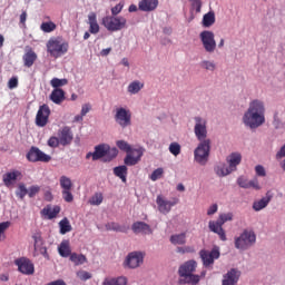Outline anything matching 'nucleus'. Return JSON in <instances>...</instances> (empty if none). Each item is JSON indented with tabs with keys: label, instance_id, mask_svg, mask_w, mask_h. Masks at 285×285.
Listing matches in <instances>:
<instances>
[{
	"label": "nucleus",
	"instance_id": "obj_25",
	"mask_svg": "<svg viewBox=\"0 0 285 285\" xmlns=\"http://www.w3.org/2000/svg\"><path fill=\"white\" fill-rule=\"evenodd\" d=\"M89 32L91 35H99V22H97V13L90 12L88 14Z\"/></svg>",
	"mask_w": 285,
	"mask_h": 285
},
{
	"label": "nucleus",
	"instance_id": "obj_13",
	"mask_svg": "<svg viewBox=\"0 0 285 285\" xmlns=\"http://www.w3.org/2000/svg\"><path fill=\"white\" fill-rule=\"evenodd\" d=\"M50 119V107L48 105H41L36 115V126L38 128H46Z\"/></svg>",
	"mask_w": 285,
	"mask_h": 285
},
{
	"label": "nucleus",
	"instance_id": "obj_18",
	"mask_svg": "<svg viewBox=\"0 0 285 285\" xmlns=\"http://www.w3.org/2000/svg\"><path fill=\"white\" fill-rule=\"evenodd\" d=\"M126 264L129 268H139L144 264V254L139 252L130 253L126 258Z\"/></svg>",
	"mask_w": 285,
	"mask_h": 285
},
{
	"label": "nucleus",
	"instance_id": "obj_21",
	"mask_svg": "<svg viewBox=\"0 0 285 285\" xmlns=\"http://www.w3.org/2000/svg\"><path fill=\"white\" fill-rule=\"evenodd\" d=\"M108 153V145H98L95 148L94 153L87 154V159H90L92 157L94 161H97V159L106 158V155Z\"/></svg>",
	"mask_w": 285,
	"mask_h": 285
},
{
	"label": "nucleus",
	"instance_id": "obj_10",
	"mask_svg": "<svg viewBox=\"0 0 285 285\" xmlns=\"http://www.w3.org/2000/svg\"><path fill=\"white\" fill-rule=\"evenodd\" d=\"M27 159L32 164H37V161H41L42 164H48L49 161L52 160V157L43 153L38 147H31L27 154Z\"/></svg>",
	"mask_w": 285,
	"mask_h": 285
},
{
	"label": "nucleus",
	"instance_id": "obj_38",
	"mask_svg": "<svg viewBox=\"0 0 285 285\" xmlns=\"http://www.w3.org/2000/svg\"><path fill=\"white\" fill-rule=\"evenodd\" d=\"M40 30L46 33L55 32V30H57V24L52 21L42 22L40 24Z\"/></svg>",
	"mask_w": 285,
	"mask_h": 285
},
{
	"label": "nucleus",
	"instance_id": "obj_53",
	"mask_svg": "<svg viewBox=\"0 0 285 285\" xmlns=\"http://www.w3.org/2000/svg\"><path fill=\"white\" fill-rule=\"evenodd\" d=\"M161 175H164V168H157L150 175L151 181H157V179H160Z\"/></svg>",
	"mask_w": 285,
	"mask_h": 285
},
{
	"label": "nucleus",
	"instance_id": "obj_3",
	"mask_svg": "<svg viewBox=\"0 0 285 285\" xmlns=\"http://www.w3.org/2000/svg\"><path fill=\"white\" fill-rule=\"evenodd\" d=\"M116 146H118L119 150L127 153V156L125 157L126 166H137V164L141 161V157H144V150H141V148L132 149L130 144L126 140H118Z\"/></svg>",
	"mask_w": 285,
	"mask_h": 285
},
{
	"label": "nucleus",
	"instance_id": "obj_22",
	"mask_svg": "<svg viewBox=\"0 0 285 285\" xmlns=\"http://www.w3.org/2000/svg\"><path fill=\"white\" fill-rule=\"evenodd\" d=\"M61 213V207L59 205L51 206L47 205L42 210L41 215L46 217L47 219H55L57 218V215Z\"/></svg>",
	"mask_w": 285,
	"mask_h": 285
},
{
	"label": "nucleus",
	"instance_id": "obj_46",
	"mask_svg": "<svg viewBox=\"0 0 285 285\" xmlns=\"http://www.w3.org/2000/svg\"><path fill=\"white\" fill-rule=\"evenodd\" d=\"M106 228L107 230H115L116 233H126V227H122L118 223H108Z\"/></svg>",
	"mask_w": 285,
	"mask_h": 285
},
{
	"label": "nucleus",
	"instance_id": "obj_4",
	"mask_svg": "<svg viewBox=\"0 0 285 285\" xmlns=\"http://www.w3.org/2000/svg\"><path fill=\"white\" fill-rule=\"evenodd\" d=\"M68 48H70V46L68 42L61 40V38H50L47 41V52L50 55V57H53V59L63 57V55L68 52Z\"/></svg>",
	"mask_w": 285,
	"mask_h": 285
},
{
	"label": "nucleus",
	"instance_id": "obj_54",
	"mask_svg": "<svg viewBox=\"0 0 285 285\" xmlns=\"http://www.w3.org/2000/svg\"><path fill=\"white\" fill-rule=\"evenodd\" d=\"M77 277H79V279H81L82 282H86L88 279H92V274L86 271H80L77 273Z\"/></svg>",
	"mask_w": 285,
	"mask_h": 285
},
{
	"label": "nucleus",
	"instance_id": "obj_15",
	"mask_svg": "<svg viewBox=\"0 0 285 285\" xmlns=\"http://www.w3.org/2000/svg\"><path fill=\"white\" fill-rule=\"evenodd\" d=\"M199 255H200L203 265L205 266V268H208V266H213V264H215V259H219V249H215V248L212 250L202 249L199 252Z\"/></svg>",
	"mask_w": 285,
	"mask_h": 285
},
{
	"label": "nucleus",
	"instance_id": "obj_36",
	"mask_svg": "<svg viewBox=\"0 0 285 285\" xmlns=\"http://www.w3.org/2000/svg\"><path fill=\"white\" fill-rule=\"evenodd\" d=\"M70 262H73L76 266H81V264H86L87 258L83 254L72 253L70 255Z\"/></svg>",
	"mask_w": 285,
	"mask_h": 285
},
{
	"label": "nucleus",
	"instance_id": "obj_24",
	"mask_svg": "<svg viewBox=\"0 0 285 285\" xmlns=\"http://www.w3.org/2000/svg\"><path fill=\"white\" fill-rule=\"evenodd\" d=\"M49 99L57 106H60V104L66 101V91H63V89H53L49 96Z\"/></svg>",
	"mask_w": 285,
	"mask_h": 285
},
{
	"label": "nucleus",
	"instance_id": "obj_59",
	"mask_svg": "<svg viewBox=\"0 0 285 285\" xmlns=\"http://www.w3.org/2000/svg\"><path fill=\"white\" fill-rule=\"evenodd\" d=\"M9 228H10V222L0 223V242H1L2 235H4L6 230H8Z\"/></svg>",
	"mask_w": 285,
	"mask_h": 285
},
{
	"label": "nucleus",
	"instance_id": "obj_12",
	"mask_svg": "<svg viewBox=\"0 0 285 285\" xmlns=\"http://www.w3.org/2000/svg\"><path fill=\"white\" fill-rule=\"evenodd\" d=\"M132 114H130V110L120 107L116 110L115 120L121 128H128V126H131L132 121Z\"/></svg>",
	"mask_w": 285,
	"mask_h": 285
},
{
	"label": "nucleus",
	"instance_id": "obj_17",
	"mask_svg": "<svg viewBox=\"0 0 285 285\" xmlns=\"http://www.w3.org/2000/svg\"><path fill=\"white\" fill-rule=\"evenodd\" d=\"M58 139L60 141V146H70L72 144V139H75V135L72 134V129L66 126L58 131Z\"/></svg>",
	"mask_w": 285,
	"mask_h": 285
},
{
	"label": "nucleus",
	"instance_id": "obj_51",
	"mask_svg": "<svg viewBox=\"0 0 285 285\" xmlns=\"http://www.w3.org/2000/svg\"><path fill=\"white\" fill-rule=\"evenodd\" d=\"M47 145L49 146V148H59V146L61 145V141L57 136H51L48 139Z\"/></svg>",
	"mask_w": 285,
	"mask_h": 285
},
{
	"label": "nucleus",
	"instance_id": "obj_62",
	"mask_svg": "<svg viewBox=\"0 0 285 285\" xmlns=\"http://www.w3.org/2000/svg\"><path fill=\"white\" fill-rule=\"evenodd\" d=\"M32 239L35 242V246H39L43 244V238H41V234L37 233L32 235Z\"/></svg>",
	"mask_w": 285,
	"mask_h": 285
},
{
	"label": "nucleus",
	"instance_id": "obj_63",
	"mask_svg": "<svg viewBox=\"0 0 285 285\" xmlns=\"http://www.w3.org/2000/svg\"><path fill=\"white\" fill-rule=\"evenodd\" d=\"M285 157V144L281 147L279 151L276 154V159H284Z\"/></svg>",
	"mask_w": 285,
	"mask_h": 285
},
{
	"label": "nucleus",
	"instance_id": "obj_48",
	"mask_svg": "<svg viewBox=\"0 0 285 285\" xmlns=\"http://www.w3.org/2000/svg\"><path fill=\"white\" fill-rule=\"evenodd\" d=\"M216 222L223 226L226 224V222H233V213L220 214Z\"/></svg>",
	"mask_w": 285,
	"mask_h": 285
},
{
	"label": "nucleus",
	"instance_id": "obj_29",
	"mask_svg": "<svg viewBox=\"0 0 285 285\" xmlns=\"http://www.w3.org/2000/svg\"><path fill=\"white\" fill-rule=\"evenodd\" d=\"M58 253L61 257H70V253H72L70 249V240H62L58 247Z\"/></svg>",
	"mask_w": 285,
	"mask_h": 285
},
{
	"label": "nucleus",
	"instance_id": "obj_64",
	"mask_svg": "<svg viewBox=\"0 0 285 285\" xmlns=\"http://www.w3.org/2000/svg\"><path fill=\"white\" fill-rule=\"evenodd\" d=\"M217 209H218V206H217V204H214V205H212L209 208H208V210H207V215H215V213H217Z\"/></svg>",
	"mask_w": 285,
	"mask_h": 285
},
{
	"label": "nucleus",
	"instance_id": "obj_8",
	"mask_svg": "<svg viewBox=\"0 0 285 285\" xmlns=\"http://www.w3.org/2000/svg\"><path fill=\"white\" fill-rule=\"evenodd\" d=\"M195 126H194V132L198 141H210L208 137V129L206 127V119L202 117H195Z\"/></svg>",
	"mask_w": 285,
	"mask_h": 285
},
{
	"label": "nucleus",
	"instance_id": "obj_7",
	"mask_svg": "<svg viewBox=\"0 0 285 285\" xmlns=\"http://www.w3.org/2000/svg\"><path fill=\"white\" fill-rule=\"evenodd\" d=\"M208 157H210V140H204L195 149L194 159L200 166H206L208 164Z\"/></svg>",
	"mask_w": 285,
	"mask_h": 285
},
{
	"label": "nucleus",
	"instance_id": "obj_58",
	"mask_svg": "<svg viewBox=\"0 0 285 285\" xmlns=\"http://www.w3.org/2000/svg\"><path fill=\"white\" fill-rule=\"evenodd\" d=\"M248 188H254V190H262V186H259V180L257 178L249 180Z\"/></svg>",
	"mask_w": 285,
	"mask_h": 285
},
{
	"label": "nucleus",
	"instance_id": "obj_39",
	"mask_svg": "<svg viewBox=\"0 0 285 285\" xmlns=\"http://www.w3.org/2000/svg\"><path fill=\"white\" fill-rule=\"evenodd\" d=\"M60 188H62V190H72V180L68 176H61Z\"/></svg>",
	"mask_w": 285,
	"mask_h": 285
},
{
	"label": "nucleus",
	"instance_id": "obj_49",
	"mask_svg": "<svg viewBox=\"0 0 285 285\" xmlns=\"http://www.w3.org/2000/svg\"><path fill=\"white\" fill-rule=\"evenodd\" d=\"M62 198L65 199V202H67V204L75 202V196L72 195V189L62 190Z\"/></svg>",
	"mask_w": 285,
	"mask_h": 285
},
{
	"label": "nucleus",
	"instance_id": "obj_52",
	"mask_svg": "<svg viewBox=\"0 0 285 285\" xmlns=\"http://www.w3.org/2000/svg\"><path fill=\"white\" fill-rule=\"evenodd\" d=\"M124 1H120L118 4L111 8V17H118L120 14L121 10H124Z\"/></svg>",
	"mask_w": 285,
	"mask_h": 285
},
{
	"label": "nucleus",
	"instance_id": "obj_34",
	"mask_svg": "<svg viewBox=\"0 0 285 285\" xmlns=\"http://www.w3.org/2000/svg\"><path fill=\"white\" fill-rule=\"evenodd\" d=\"M59 228L60 235H66V233H70L72 230V225H70L68 217H65L59 222Z\"/></svg>",
	"mask_w": 285,
	"mask_h": 285
},
{
	"label": "nucleus",
	"instance_id": "obj_1",
	"mask_svg": "<svg viewBox=\"0 0 285 285\" xmlns=\"http://www.w3.org/2000/svg\"><path fill=\"white\" fill-rule=\"evenodd\" d=\"M265 115L266 107L264 106V101L257 99L253 100L249 102V107L243 116V124H245L247 128L255 130L266 124Z\"/></svg>",
	"mask_w": 285,
	"mask_h": 285
},
{
	"label": "nucleus",
	"instance_id": "obj_37",
	"mask_svg": "<svg viewBox=\"0 0 285 285\" xmlns=\"http://www.w3.org/2000/svg\"><path fill=\"white\" fill-rule=\"evenodd\" d=\"M35 248V257H37V255H42L45 257V259H50V255L48 254V248H46V246L42 245H33Z\"/></svg>",
	"mask_w": 285,
	"mask_h": 285
},
{
	"label": "nucleus",
	"instance_id": "obj_40",
	"mask_svg": "<svg viewBox=\"0 0 285 285\" xmlns=\"http://www.w3.org/2000/svg\"><path fill=\"white\" fill-rule=\"evenodd\" d=\"M90 206H101L104 204V194L96 193L91 198L89 199Z\"/></svg>",
	"mask_w": 285,
	"mask_h": 285
},
{
	"label": "nucleus",
	"instance_id": "obj_50",
	"mask_svg": "<svg viewBox=\"0 0 285 285\" xmlns=\"http://www.w3.org/2000/svg\"><path fill=\"white\" fill-rule=\"evenodd\" d=\"M200 67H203L204 70H209L210 72H214V70L217 68V66L215 65V62L208 61V60L202 61V62H200Z\"/></svg>",
	"mask_w": 285,
	"mask_h": 285
},
{
	"label": "nucleus",
	"instance_id": "obj_32",
	"mask_svg": "<svg viewBox=\"0 0 285 285\" xmlns=\"http://www.w3.org/2000/svg\"><path fill=\"white\" fill-rule=\"evenodd\" d=\"M169 240L175 246H184V244H186V233L171 235Z\"/></svg>",
	"mask_w": 285,
	"mask_h": 285
},
{
	"label": "nucleus",
	"instance_id": "obj_60",
	"mask_svg": "<svg viewBox=\"0 0 285 285\" xmlns=\"http://www.w3.org/2000/svg\"><path fill=\"white\" fill-rule=\"evenodd\" d=\"M237 184L240 188H248L249 180L246 179L244 176L238 177Z\"/></svg>",
	"mask_w": 285,
	"mask_h": 285
},
{
	"label": "nucleus",
	"instance_id": "obj_33",
	"mask_svg": "<svg viewBox=\"0 0 285 285\" xmlns=\"http://www.w3.org/2000/svg\"><path fill=\"white\" fill-rule=\"evenodd\" d=\"M203 28H210L215 23V12L209 11L203 17Z\"/></svg>",
	"mask_w": 285,
	"mask_h": 285
},
{
	"label": "nucleus",
	"instance_id": "obj_20",
	"mask_svg": "<svg viewBox=\"0 0 285 285\" xmlns=\"http://www.w3.org/2000/svg\"><path fill=\"white\" fill-rule=\"evenodd\" d=\"M131 230L139 235L141 233L142 235H153V229L150 228V225L144 223V222H136L131 226Z\"/></svg>",
	"mask_w": 285,
	"mask_h": 285
},
{
	"label": "nucleus",
	"instance_id": "obj_6",
	"mask_svg": "<svg viewBox=\"0 0 285 285\" xmlns=\"http://www.w3.org/2000/svg\"><path fill=\"white\" fill-rule=\"evenodd\" d=\"M257 242V236L255 235V232L245 229L240 237H237L235 239V248L238 250H248L250 246H255V243Z\"/></svg>",
	"mask_w": 285,
	"mask_h": 285
},
{
	"label": "nucleus",
	"instance_id": "obj_61",
	"mask_svg": "<svg viewBox=\"0 0 285 285\" xmlns=\"http://www.w3.org/2000/svg\"><path fill=\"white\" fill-rule=\"evenodd\" d=\"M255 171L258 177H266V169L264 168V166L257 165L255 167Z\"/></svg>",
	"mask_w": 285,
	"mask_h": 285
},
{
	"label": "nucleus",
	"instance_id": "obj_57",
	"mask_svg": "<svg viewBox=\"0 0 285 285\" xmlns=\"http://www.w3.org/2000/svg\"><path fill=\"white\" fill-rule=\"evenodd\" d=\"M19 87V78L17 77H12L9 81H8V88L9 90H14V88Z\"/></svg>",
	"mask_w": 285,
	"mask_h": 285
},
{
	"label": "nucleus",
	"instance_id": "obj_26",
	"mask_svg": "<svg viewBox=\"0 0 285 285\" xmlns=\"http://www.w3.org/2000/svg\"><path fill=\"white\" fill-rule=\"evenodd\" d=\"M227 164H229V168L232 171L237 170V166L242 164V154L233 153L227 157Z\"/></svg>",
	"mask_w": 285,
	"mask_h": 285
},
{
	"label": "nucleus",
	"instance_id": "obj_56",
	"mask_svg": "<svg viewBox=\"0 0 285 285\" xmlns=\"http://www.w3.org/2000/svg\"><path fill=\"white\" fill-rule=\"evenodd\" d=\"M191 3V10H196L197 13L202 12V0H189Z\"/></svg>",
	"mask_w": 285,
	"mask_h": 285
},
{
	"label": "nucleus",
	"instance_id": "obj_35",
	"mask_svg": "<svg viewBox=\"0 0 285 285\" xmlns=\"http://www.w3.org/2000/svg\"><path fill=\"white\" fill-rule=\"evenodd\" d=\"M144 88V83L139 80H135L127 87L130 95H137Z\"/></svg>",
	"mask_w": 285,
	"mask_h": 285
},
{
	"label": "nucleus",
	"instance_id": "obj_11",
	"mask_svg": "<svg viewBox=\"0 0 285 285\" xmlns=\"http://www.w3.org/2000/svg\"><path fill=\"white\" fill-rule=\"evenodd\" d=\"M156 204L158 206L159 213L163 215H168V213L173 210V206H177V204H179V198L174 197L170 200H167L164 196L158 195L156 198Z\"/></svg>",
	"mask_w": 285,
	"mask_h": 285
},
{
	"label": "nucleus",
	"instance_id": "obj_2",
	"mask_svg": "<svg viewBox=\"0 0 285 285\" xmlns=\"http://www.w3.org/2000/svg\"><path fill=\"white\" fill-rule=\"evenodd\" d=\"M197 271V263L194 259L185 262L183 265L178 268V284L185 285V284H191L197 285L198 282H200L202 276L197 274H193Z\"/></svg>",
	"mask_w": 285,
	"mask_h": 285
},
{
	"label": "nucleus",
	"instance_id": "obj_47",
	"mask_svg": "<svg viewBox=\"0 0 285 285\" xmlns=\"http://www.w3.org/2000/svg\"><path fill=\"white\" fill-rule=\"evenodd\" d=\"M169 153L174 155V157L181 155V145H179V142H171L169 145Z\"/></svg>",
	"mask_w": 285,
	"mask_h": 285
},
{
	"label": "nucleus",
	"instance_id": "obj_5",
	"mask_svg": "<svg viewBox=\"0 0 285 285\" xmlns=\"http://www.w3.org/2000/svg\"><path fill=\"white\" fill-rule=\"evenodd\" d=\"M101 24L108 32H119V30L128 28V20L121 16H106L102 18Z\"/></svg>",
	"mask_w": 285,
	"mask_h": 285
},
{
	"label": "nucleus",
	"instance_id": "obj_45",
	"mask_svg": "<svg viewBox=\"0 0 285 285\" xmlns=\"http://www.w3.org/2000/svg\"><path fill=\"white\" fill-rule=\"evenodd\" d=\"M224 225L222 223H218L217 220H210L209 222V230H212V233H215L216 235L222 230H224Z\"/></svg>",
	"mask_w": 285,
	"mask_h": 285
},
{
	"label": "nucleus",
	"instance_id": "obj_42",
	"mask_svg": "<svg viewBox=\"0 0 285 285\" xmlns=\"http://www.w3.org/2000/svg\"><path fill=\"white\" fill-rule=\"evenodd\" d=\"M50 86L55 89H60L63 86H68V79L52 78L50 81Z\"/></svg>",
	"mask_w": 285,
	"mask_h": 285
},
{
	"label": "nucleus",
	"instance_id": "obj_9",
	"mask_svg": "<svg viewBox=\"0 0 285 285\" xmlns=\"http://www.w3.org/2000/svg\"><path fill=\"white\" fill-rule=\"evenodd\" d=\"M199 38L206 52H215L217 48V41H215V33L213 31L205 30L200 32Z\"/></svg>",
	"mask_w": 285,
	"mask_h": 285
},
{
	"label": "nucleus",
	"instance_id": "obj_14",
	"mask_svg": "<svg viewBox=\"0 0 285 285\" xmlns=\"http://www.w3.org/2000/svg\"><path fill=\"white\" fill-rule=\"evenodd\" d=\"M14 264L18 267L19 273L22 275H35V264L30 258L20 257L14 261Z\"/></svg>",
	"mask_w": 285,
	"mask_h": 285
},
{
	"label": "nucleus",
	"instance_id": "obj_30",
	"mask_svg": "<svg viewBox=\"0 0 285 285\" xmlns=\"http://www.w3.org/2000/svg\"><path fill=\"white\" fill-rule=\"evenodd\" d=\"M114 175H116V177H119V179H121V181L124 184H126V177L128 175V167H126V165L115 167Z\"/></svg>",
	"mask_w": 285,
	"mask_h": 285
},
{
	"label": "nucleus",
	"instance_id": "obj_41",
	"mask_svg": "<svg viewBox=\"0 0 285 285\" xmlns=\"http://www.w3.org/2000/svg\"><path fill=\"white\" fill-rule=\"evenodd\" d=\"M215 173L218 177H226L227 175H230L233 170H230V167L223 165V166L216 167Z\"/></svg>",
	"mask_w": 285,
	"mask_h": 285
},
{
	"label": "nucleus",
	"instance_id": "obj_27",
	"mask_svg": "<svg viewBox=\"0 0 285 285\" xmlns=\"http://www.w3.org/2000/svg\"><path fill=\"white\" fill-rule=\"evenodd\" d=\"M271 199H273V196L271 195V193H267L265 197H263L262 199H259L257 202H254L253 208L256 212L264 210V208H266V206H268V204H271Z\"/></svg>",
	"mask_w": 285,
	"mask_h": 285
},
{
	"label": "nucleus",
	"instance_id": "obj_28",
	"mask_svg": "<svg viewBox=\"0 0 285 285\" xmlns=\"http://www.w3.org/2000/svg\"><path fill=\"white\" fill-rule=\"evenodd\" d=\"M21 175L19 170L7 173L2 176V181L4 186H12L14 184V180Z\"/></svg>",
	"mask_w": 285,
	"mask_h": 285
},
{
	"label": "nucleus",
	"instance_id": "obj_55",
	"mask_svg": "<svg viewBox=\"0 0 285 285\" xmlns=\"http://www.w3.org/2000/svg\"><path fill=\"white\" fill-rule=\"evenodd\" d=\"M28 190V195L30 198L35 197L36 195H38V193L41 190V187H39V185H33L31 187H29Z\"/></svg>",
	"mask_w": 285,
	"mask_h": 285
},
{
	"label": "nucleus",
	"instance_id": "obj_44",
	"mask_svg": "<svg viewBox=\"0 0 285 285\" xmlns=\"http://www.w3.org/2000/svg\"><path fill=\"white\" fill-rule=\"evenodd\" d=\"M117 155H119V150H117L116 147L110 148L109 146H107V154L105 156V161H112V159H115Z\"/></svg>",
	"mask_w": 285,
	"mask_h": 285
},
{
	"label": "nucleus",
	"instance_id": "obj_16",
	"mask_svg": "<svg viewBox=\"0 0 285 285\" xmlns=\"http://www.w3.org/2000/svg\"><path fill=\"white\" fill-rule=\"evenodd\" d=\"M38 59L37 52H35V49L32 47L27 46L24 48V53L22 56V61L24 68H32Z\"/></svg>",
	"mask_w": 285,
	"mask_h": 285
},
{
	"label": "nucleus",
	"instance_id": "obj_43",
	"mask_svg": "<svg viewBox=\"0 0 285 285\" xmlns=\"http://www.w3.org/2000/svg\"><path fill=\"white\" fill-rule=\"evenodd\" d=\"M26 195H28V188H26V185L21 183L18 185V188L16 190V197L23 200L26 199Z\"/></svg>",
	"mask_w": 285,
	"mask_h": 285
},
{
	"label": "nucleus",
	"instance_id": "obj_23",
	"mask_svg": "<svg viewBox=\"0 0 285 285\" xmlns=\"http://www.w3.org/2000/svg\"><path fill=\"white\" fill-rule=\"evenodd\" d=\"M157 6H159V0H141L138 8L142 12H153L157 10Z\"/></svg>",
	"mask_w": 285,
	"mask_h": 285
},
{
	"label": "nucleus",
	"instance_id": "obj_31",
	"mask_svg": "<svg viewBox=\"0 0 285 285\" xmlns=\"http://www.w3.org/2000/svg\"><path fill=\"white\" fill-rule=\"evenodd\" d=\"M128 284V278L120 276L117 278H106L102 282V285H127Z\"/></svg>",
	"mask_w": 285,
	"mask_h": 285
},
{
	"label": "nucleus",
	"instance_id": "obj_19",
	"mask_svg": "<svg viewBox=\"0 0 285 285\" xmlns=\"http://www.w3.org/2000/svg\"><path fill=\"white\" fill-rule=\"evenodd\" d=\"M239 271L232 268L228 273L224 275L222 285H236L239 282Z\"/></svg>",
	"mask_w": 285,
	"mask_h": 285
}]
</instances>
